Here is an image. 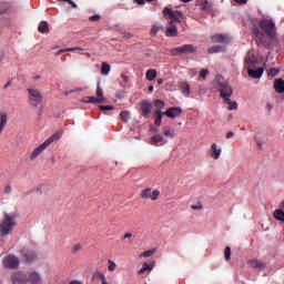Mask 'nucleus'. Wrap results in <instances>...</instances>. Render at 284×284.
I'll use <instances>...</instances> for the list:
<instances>
[{
  "label": "nucleus",
  "mask_w": 284,
  "mask_h": 284,
  "mask_svg": "<svg viewBox=\"0 0 284 284\" xmlns=\"http://www.w3.org/2000/svg\"><path fill=\"white\" fill-rule=\"evenodd\" d=\"M164 17H169L171 21L169 22V27L166 28L165 36L166 37H176L179 34V29H176V23H181L180 17H183V12L174 11L170 8H165L163 10Z\"/></svg>",
  "instance_id": "nucleus-1"
},
{
  "label": "nucleus",
  "mask_w": 284,
  "mask_h": 284,
  "mask_svg": "<svg viewBox=\"0 0 284 284\" xmlns=\"http://www.w3.org/2000/svg\"><path fill=\"white\" fill-rule=\"evenodd\" d=\"M213 88L220 92L221 99L223 101H230L232 99V95L234 94V89L230 85V82L225 81L223 79V75H216L213 81Z\"/></svg>",
  "instance_id": "nucleus-2"
},
{
  "label": "nucleus",
  "mask_w": 284,
  "mask_h": 284,
  "mask_svg": "<svg viewBox=\"0 0 284 284\" xmlns=\"http://www.w3.org/2000/svg\"><path fill=\"white\" fill-rule=\"evenodd\" d=\"M16 225L14 215L4 213V219L0 222V236H8Z\"/></svg>",
  "instance_id": "nucleus-3"
},
{
  "label": "nucleus",
  "mask_w": 284,
  "mask_h": 284,
  "mask_svg": "<svg viewBox=\"0 0 284 284\" xmlns=\"http://www.w3.org/2000/svg\"><path fill=\"white\" fill-rule=\"evenodd\" d=\"M260 28L268 38H276V23L272 20L264 19L260 21Z\"/></svg>",
  "instance_id": "nucleus-4"
},
{
  "label": "nucleus",
  "mask_w": 284,
  "mask_h": 284,
  "mask_svg": "<svg viewBox=\"0 0 284 284\" xmlns=\"http://www.w3.org/2000/svg\"><path fill=\"white\" fill-rule=\"evenodd\" d=\"M29 94V103L33 108H39L41 101H43V95H41V91L37 89H28Z\"/></svg>",
  "instance_id": "nucleus-5"
},
{
  "label": "nucleus",
  "mask_w": 284,
  "mask_h": 284,
  "mask_svg": "<svg viewBox=\"0 0 284 284\" xmlns=\"http://www.w3.org/2000/svg\"><path fill=\"white\" fill-rule=\"evenodd\" d=\"M196 52V47L193 44H183L182 47H176L171 50V54L176 57V54H194Z\"/></svg>",
  "instance_id": "nucleus-6"
},
{
  "label": "nucleus",
  "mask_w": 284,
  "mask_h": 284,
  "mask_svg": "<svg viewBox=\"0 0 284 284\" xmlns=\"http://www.w3.org/2000/svg\"><path fill=\"white\" fill-rule=\"evenodd\" d=\"M159 196H161V191L159 190H153L151 187H146L141 191L140 193V199L148 200L150 201H159Z\"/></svg>",
  "instance_id": "nucleus-7"
},
{
  "label": "nucleus",
  "mask_w": 284,
  "mask_h": 284,
  "mask_svg": "<svg viewBox=\"0 0 284 284\" xmlns=\"http://www.w3.org/2000/svg\"><path fill=\"white\" fill-rule=\"evenodd\" d=\"M19 257L14 255H8L2 260V265L7 270H18L19 268Z\"/></svg>",
  "instance_id": "nucleus-8"
},
{
  "label": "nucleus",
  "mask_w": 284,
  "mask_h": 284,
  "mask_svg": "<svg viewBox=\"0 0 284 284\" xmlns=\"http://www.w3.org/2000/svg\"><path fill=\"white\" fill-rule=\"evenodd\" d=\"M164 116H168L169 119H176L183 114V109L180 106H172L165 112H163Z\"/></svg>",
  "instance_id": "nucleus-9"
},
{
  "label": "nucleus",
  "mask_w": 284,
  "mask_h": 284,
  "mask_svg": "<svg viewBox=\"0 0 284 284\" xmlns=\"http://www.w3.org/2000/svg\"><path fill=\"white\" fill-rule=\"evenodd\" d=\"M11 281L13 284H28V275L23 272H17L12 275Z\"/></svg>",
  "instance_id": "nucleus-10"
},
{
  "label": "nucleus",
  "mask_w": 284,
  "mask_h": 284,
  "mask_svg": "<svg viewBox=\"0 0 284 284\" xmlns=\"http://www.w3.org/2000/svg\"><path fill=\"white\" fill-rule=\"evenodd\" d=\"M150 143L155 145V148H161L168 143V140L161 134H155L150 139Z\"/></svg>",
  "instance_id": "nucleus-11"
},
{
  "label": "nucleus",
  "mask_w": 284,
  "mask_h": 284,
  "mask_svg": "<svg viewBox=\"0 0 284 284\" xmlns=\"http://www.w3.org/2000/svg\"><path fill=\"white\" fill-rule=\"evenodd\" d=\"M21 254L26 263H32V261L37 260V253L32 250L23 248Z\"/></svg>",
  "instance_id": "nucleus-12"
},
{
  "label": "nucleus",
  "mask_w": 284,
  "mask_h": 284,
  "mask_svg": "<svg viewBox=\"0 0 284 284\" xmlns=\"http://www.w3.org/2000/svg\"><path fill=\"white\" fill-rule=\"evenodd\" d=\"M49 142H43L42 144H40L38 148H36L33 150V152L30 155L31 161H34V159H37V156H39L41 154V152H43L44 150H47L49 148L48 145Z\"/></svg>",
  "instance_id": "nucleus-13"
},
{
  "label": "nucleus",
  "mask_w": 284,
  "mask_h": 284,
  "mask_svg": "<svg viewBox=\"0 0 284 284\" xmlns=\"http://www.w3.org/2000/svg\"><path fill=\"white\" fill-rule=\"evenodd\" d=\"M212 43H230V36L227 34H214L211 37Z\"/></svg>",
  "instance_id": "nucleus-14"
},
{
  "label": "nucleus",
  "mask_w": 284,
  "mask_h": 284,
  "mask_svg": "<svg viewBox=\"0 0 284 284\" xmlns=\"http://www.w3.org/2000/svg\"><path fill=\"white\" fill-rule=\"evenodd\" d=\"M28 283L42 284L43 280L41 278V274H39L38 272H32L28 277Z\"/></svg>",
  "instance_id": "nucleus-15"
},
{
  "label": "nucleus",
  "mask_w": 284,
  "mask_h": 284,
  "mask_svg": "<svg viewBox=\"0 0 284 284\" xmlns=\"http://www.w3.org/2000/svg\"><path fill=\"white\" fill-rule=\"evenodd\" d=\"M143 116H148V114H152V103L148 101H142L140 104Z\"/></svg>",
  "instance_id": "nucleus-16"
},
{
  "label": "nucleus",
  "mask_w": 284,
  "mask_h": 284,
  "mask_svg": "<svg viewBox=\"0 0 284 284\" xmlns=\"http://www.w3.org/2000/svg\"><path fill=\"white\" fill-rule=\"evenodd\" d=\"M245 63H246V68L247 70L252 69V68H256V57H254V54L248 53L247 57L245 58Z\"/></svg>",
  "instance_id": "nucleus-17"
},
{
  "label": "nucleus",
  "mask_w": 284,
  "mask_h": 284,
  "mask_svg": "<svg viewBox=\"0 0 284 284\" xmlns=\"http://www.w3.org/2000/svg\"><path fill=\"white\" fill-rule=\"evenodd\" d=\"M247 264L250 265V267H253L255 270H265V267H267L265 263L258 260H250Z\"/></svg>",
  "instance_id": "nucleus-18"
},
{
  "label": "nucleus",
  "mask_w": 284,
  "mask_h": 284,
  "mask_svg": "<svg viewBox=\"0 0 284 284\" xmlns=\"http://www.w3.org/2000/svg\"><path fill=\"white\" fill-rule=\"evenodd\" d=\"M248 70V77L251 79H261L263 77V72H265V69L258 68L257 70L247 69Z\"/></svg>",
  "instance_id": "nucleus-19"
},
{
  "label": "nucleus",
  "mask_w": 284,
  "mask_h": 284,
  "mask_svg": "<svg viewBox=\"0 0 284 284\" xmlns=\"http://www.w3.org/2000/svg\"><path fill=\"white\" fill-rule=\"evenodd\" d=\"M211 151H212V159H214L215 161H219V159H221V149H219V145H216V143H213L211 145Z\"/></svg>",
  "instance_id": "nucleus-20"
},
{
  "label": "nucleus",
  "mask_w": 284,
  "mask_h": 284,
  "mask_svg": "<svg viewBox=\"0 0 284 284\" xmlns=\"http://www.w3.org/2000/svg\"><path fill=\"white\" fill-rule=\"evenodd\" d=\"M6 125H8V113L0 112V134L6 129Z\"/></svg>",
  "instance_id": "nucleus-21"
},
{
  "label": "nucleus",
  "mask_w": 284,
  "mask_h": 284,
  "mask_svg": "<svg viewBox=\"0 0 284 284\" xmlns=\"http://www.w3.org/2000/svg\"><path fill=\"white\" fill-rule=\"evenodd\" d=\"M274 88H275V92H277L278 94H283L284 93V80L283 79L275 80Z\"/></svg>",
  "instance_id": "nucleus-22"
},
{
  "label": "nucleus",
  "mask_w": 284,
  "mask_h": 284,
  "mask_svg": "<svg viewBox=\"0 0 284 284\" xmlns=\"http://www.w3.org/2000/svg\"><path fill=\"white\" fill-rule=\"evenodd\" d=\"M105 101V98H94V97H84L82 98V103H103Z\"/></svg>",
  "instance_id": "nucleus-23"
},
{
  "label": "nucleus",
  "mask_w": 284,
  "mask_h": 284,
  "mask_svg": "<svg viewBox=\"0 0 284 284\" xmlns=\"http://www.w3.org/2000/svg\"><path fill=\"white\" fill-rule=\"evenodd\" d=\"M62 135H63L62 132H57L53 135H51L49 139H47L44 142L48 143V145L50 146L51 143H54V141H59V139H61Z\"/></svg>",
  "instance_id": "nucleus-24"
},
{
  "label": "nucleus",
  "mask_w": 284,
  "mask_h": 284,
  "mask_svg": "<svg viewBox=\"0 0 284 284\" xmlns=\"http://www.w3.org/2000/svg\"><path fill=\"white\" fill-rule=\"evenodd\" d=\"M207 52H209V54H216L219 52H225V47L214 45V47L209 48Z\"/></svg>",
  "instance_id": "nucleus-25"
},
{
  "label": "nucleus",
  "mask_w": 284,
  "mask_h": 284,
  "mask_svg": "<svg viewBox=\"0 0 284 284\" xmlns=\"http://www.w3.org/2000/svg\"><path fill=\"white\" fill-rule=\"evenodd\" d=\"M9 10H10V2H6V1L0 2V17L1 14H7Z\"/></svg>",
  "instance_id": "nucleus-26"
},
{
  "label": "nucleus",
  "mask_w": 284,
  "mask_h": 284,
  "mask_svg": "<svg viewBox=\"0 0 284 284\" xmlns=\"http://www.w3.org/2000/svg\"><path fill=\"white\" fill-rule=\"evenodd\" d=\"M274 219H276V221H281V223H284V212L281 209L275 210L274 214H273Z\"/></svg>",
  "instance_id": "nucleus-27"
},
{
  "label": "nucleus",
  "mask_w": 284,
  "mask_h": 284,
  "mask_svg": "<svg viewBox=\"0 0 284 284\" xmlns=\"http://www.w3.org/2000/svg\"><path fill=\"white\" fill-rule=\"evenodd\" d=\"M77 51H83L82 48H79V47H75V48H67V49H62V50H59L57 55L59 57L60 54H63V52H77Z\"/></svg>",
  "instance_id": "nucleus-28"
},
{
  "label": "nucleus",
  "mask_w": 284,
  "mask_h": 284,
  "mask_svg": "<svg viewBox=\"0 0 284 284\" xmlns=\"http://www.w3.org/2000/svg\"><path fill=\"white\" fill-rule=\"evenodd\" d=\"M224 103H227V110H239V103H236V101H232L231 98H229V101H224Z\"/></svg>",
  "instance_id": "nucleus-29"
},
{
  "label": "nucleus",
  "mask_w": 284,
  "mask_h": 284,
  "mask_svg": "<svg viewBox=\"0 0 284 284\" xmlns=\"http://www.w3.org/2000/svg\"><path fill=\"white\" fill-rule=\"evenodd\" d=\"M162 130H163L164 136H168L169 139H174V129L164 126Z\"/></svg>",
  "instance_id": "nucleus-30"
},
{
  "label": "nucleus",
  "mask_w": 284,
  "mask_h": 284,
  "mask_svg": "<svg viewBox=\"0 0 284 284\" xmlns=\"http://www.w3.org/2000/svg\"><path fill=\"white\" fill-rule=\"evenodd\" d=\"M154 108H155V112H161V110L165 108V102H163V100H155Z\"/></svg>",
  "instance_id": "nucleus-31"
},
{
  "label": "nucleus",
  "mask_w": 284,
  "mask_h": 284,
  "mask_svg": "<svg viewBox=\"0 0 284 284\" xmlns=\"http://www.w3.org/2000/svg\"><path fill=\"white\" fill-rule=\"evenodd\" d=\"M148 81H154L156 79V70L150 69L146 71Z\"/></svg>",
  "instance_id": "nucleus-32"
},
{
  "label": "nucleus",
  "mask_w": 284,
  "mask_h": 284,
  "mask_svg": "<svg viewBox=\"0 0 284 284\" xmlns=\"http://www.w3.org/2000/svg\"><path fill=\"white\" fill-rule=\"evenodd\" d=\"M101 74H103L104 77H108V74H110V64H108V62L102 63Z\"/></svg>",
  "instance_id": "nucleus-33"
},
{
  "label": "nucleus",
  "mask_w": 284,
  "mask_h": 284,
  "mask_svg": "<svg viewBox=\"0 0 284 284\" xmlns=\"http://www.w3.org/2000/svg\"><path fill=\"white\" fill-rule=\"evenodd\" d=\"M203 12H212V3L205 0L201 6Z\"/></svg>",
  "instance_id": "nucleus-34"
},
{
  "label": "nucleus",
  "mask_w": 284,
  "mask_h": 284,
  "mask_svg": "<svg viewBox=\"0 0 284 284\" xmlns=\"http://www.w3.org/2000/svg\"><path fill=\"white\" fill-rule=\"evenodd\" d=\"M120 118H121V121H124V123H128V121H130V119H131L130 112L129 111H122L120 113Z\"/></svg>",
  "instance_id": "nucleus-35"
},
{
  "label": "nucleus",
  "mask_w": 284,
  "mask_h": 284,
  "mask_svg": "<svg viewBox=\"0 0 284 284\" xmlns=\"http://www.w3.org/2000/svg\"><path fill=\"white\" fill-rule=\"evenodd\" d=\"M181 90L183 94H185L186 97H190V84H187V82H183L181 84Z\"/></svg>",
  "instance_id": "nucleus-36"
},
{
  "label": "nucleus",
  "mask_w": 284,
  "mask_h": 284,
  "mask_svg": "<svg viewBox=\"0 0 284 284\" xmlns=\"http://www.w3.org/2000/svg\"><path fill=\"white\" fill-rule=\"evenodd\" d=\"M155 115H156L155 125L159 126V125H161L162 119H163V116H165V114H163V112L155 111Z\"/></svg>",
  "instance_id": "nucleus-37"
},
{
  "label": "nucleus",
  "mask_w": 284,
  "mask_h": 284,
  "mask_svg": "<svg viewBox=\"0 0 284 284\" xmlns=\"http://www.w3.org/2000/svg\"><path fill=\"white\" fill-rule=\"evenodd\" d=\"M145 272H152V266L150 264L144 263L142 268L139 271V274H145Z\"/></svg>",
  "instance_id": "nucleus-38"
},
{
  "label": "nucleus",
  "mask_w": 284,
  "mask_h": 284,
  "mask_svg": "<svg viewBox=\"0 0 284 284\" xmlns=\"http://www.w3.org/2000/svg\"><path fill=\"white\" fill-rule=\"evenodd\" d=\"M224 258L225 261H230L232 258V248L226 246L224 250Z\"/></svg>",
  "instance_id": "nucleus-39"
},
{
  "label": "nucleus",
  "mask_w": 284,
  "mask_h": 284,
  "mask_svg": "<svg viewBox=\"0 0 284 284\" xmlns=\"http://www.w3.org/2000/svg\"><path fill=\"white\" fill-rule=\"evenodd\" d=\"M48 22H41L38 27V31L41 32V34H43V32H48Z\"/></svg>",
  "instance_id": "nucleus-40"
},
{
  "label": "nucleus",
  "mask_w": 284,
  "mask_h": 284,
  "mask_svg": "<svg viewBox=\"0 0 284 284\" xmlns=\"http://www.w3.org/2000/svg\"><path fill=\"white\" fill-rule=\"evenodd\" d=\"M155 253H156V250L153 248V250H149V251L141 253L140 256H143L144 258H149L150 256H153Z\"/></svg>",
  "instance_id": "nucleus-41"
},
{
  "label": "nucleus",
  "mask_w": 284,
  "mask_h": 284,
  "mask_svg": "<svg viewBox=\"0 0 284 284\" xmlns=\"http://www.w3.org/2000/svg\"><path fill=\"white\" fill-rule=\"evenodd\" d=\"M159 30H163V28L159 24L153 26L151 29V36L156 37V33L159 32Z\"/></svg>",
  "instance_id": "nucleus-42"
},
{
  "label": "nucleus",
  "mask_w": 284,
  "mask_h": 284,
  "mask_svg": "<svg viewBox=\"0 0 284 284\" xmlns=\"http://www.w3.org/2000/svg\"><path fill=\"white\" fill-rule=\"evenodd\" d=\"M108 270L109 272H114V270H116V263H114L112 260H109Z\"/></svg>",
  "instance_id": "nucleus-43"
},
{
  "label": "nucleus",
  "mask_w": 284,
  "mask_h": 284,
  "mask_svg": "<svg viewBox=\"0 0 284 284\" xmlns=\"http://www.w3.org/2000/svg\"><path fill=\"white\" fill-rule=\"evenodd\" d=\"M97 97H98V99H103V89H101V85H99V84L97 88Z\"/></svg>",
  "instance_id": "nucleus-44"
},
{
  "label": "nucleus",
  "mask_w": 284,
  "mask_h": 284,
  "mask_svg": "<svg viewBox=\"0 0 284 284\" xmlns=\"http://www.w3.org/2000/svg\"><path fill=\"white\" fill-rule=\"evenodd\" d=\"M99 108L102 110V112L114 110V106L112 105H100Z\"/></svg>",
  "instance_id": "nucleus-45"
},
{
  "label": "nucleus",
  "mask_w": 284,
  "mask_h": 284,
  "mask_svg": "<svg viewBox=\"0 0 284 284\" xmlns=\"http://www.w3.org/2000/svg\"><path fill=\"white\" fill-rule=\"evenodd\" d=\"M268 74L270 77H276L278 74V69H270Z\"/></svg>",
  "instance_id": "nucleus-46"
},
{
  "label": "nucleus",
  "mask_w": 284,
  "mask_h": 284,
  "mask_svg": "<svg viewBox=\"0 0 284 284\" xmlns=\"http://www.w3.org/2000/svg\"><path fill=\"white\" fill-rule=\"evenodd\" d=\"M81 244H77L75 246H73L72 248V254H77V252H81Z\"/></svg>",
  "instance_id": "nucleus-47"
},
{
  "label": "nucleus",
  "mask_w": 284,
  "mask_h": 284,
  "mask_svg": "<svg viewBox=\"0 0 284 284\" xmlns=\"http://www.w3.org/2000/svg\"><path fill=\"white\" fill-rule=\"evenodd\" d=\"M89 21H101V16H99V14L91 16V17L89 18Z\"/></svg>",
  "instance_id": "nucleus-48"
},
{
  "label": "nucleus",
  "mask_w": 284,
  "mask_h": 284,
  "mask_svg": "<svg viewBox=\"0 0 284 284\" xmlns=\"http://www.w3.org/2000/svg\"><path fill=\"white\" fill-rule=\"evenodd\" d=\"M207 74H210V71H207V69H203V70L200 72V77H202V79H205V77H207Z\"/></svg>",
  "instance_id": "nucleus-49"
},
{
  "label": "nucleus",
  "mask_w": 284,
  "mask_h": 284,
  "mask_svg": "<svg viewBox=\"0 0 284 284\" xmlns=\"http://www.w3.org/2000/svg\"><path fill=\"white\" fill-rule=\"evenodd\" d=\"M99 278L101 281L102 284H108V278H105V275L104 274H100L99 275Z\"/></svg>",
  "instance_id": "nucleus-50"
},
{
  "label": "nucleus",
  "mask_w": 284,
  "mask_h": 284,
  "mask_svg": "<svg viewBox=\"0 0 284 284\" xmlns=\"http://www.w3.org/2000/svg\"><path fill=\"white\" fill-rule=\"evenodd\" d=\"M63 1L64 3H69V6H72V8H77V3H74L72 0H59Z\"/></svg>",
  "instance_id": "nucleus-51"
},
{
  "label": "nucleus",
  "mask_w": 284,
  "mask_h": 284,
  "mask_svg": "<svg viewBox=\"0 0 284 284\" xmlns=\"http://www.w3.org/2000/svg\"><path fill=\"white\" fill-rule=\"evenodd\" d=\"M12 192V186L8 185L4 187V194H10Z\"/></svg>",
  "instance_id": "nucleus-52"
},
{
  "label": "nucleus",
  "mask_w": 284,
  "mask_h": 284,
  "mask_svg": "<svg viewBox=\"0 0 284 284\" xmlns=\"http://www.w3.org/2000/svg\"><path fill=\"white\" fill-rule=\"evenodd\" d=\"M235 3H239V6H245L247 3V0H234Z\"/></svg>",
  "instance_id": "nucleus-53"
},
{
  "label": "nucleus",
  "mask_w": 284,
  "mask_h": 284,
  "mask_svg": "<svg viewBox=\"0 0 284 284\" xmlns=\"http://www.w3.org/2000/svg\"><path fill=\"white\" fill-rule=\"evenodd\" d=\"M124 239H132V233H125V234L122 236V241H124Z\"/></svg>",
  "instance_id": "nucleus-54"
},
{
  "label": "nucleus",
  "mask_w": 284,
  "mask_h": 284,
  "mask_svg": "<svg viewBox=\"0 0 284 284\" xmlns=\"http://www.w3.org/2000/svg\"><path fill=\"white\" fill-rule=\"evenodd\" d=\"M134 36L130 32L124 33V39H132Z\"/></svg>",
  "instance_id": "nucleus-55"
},
{
  "label": "nucleus",
  "mask_w": 284,
  "mask_h": 284,
  "mask_svg": "<svg viewBox=\"0 0 284 284\" xmlns=\"http://www.w3.org/2000/svg\"><path fill=\"white\" fill-rule=\"evenodd\" d=\"M234 136V132L230 131L226 133V139H232Z\"/></svg>",
  "instance_id": "nucleus-56"
},
{
  "label": "nucleus",
  "mask_w": 284,
  "mask_h": 284,
  "mask_svg": "<svg viewBox=\"0 0 284 284\" xmlns=\"http://www.w3.org/2000/svg\"><path fill=\"white\" fill-rule=\"evenodd\" d=\"M192 210H203L202 205H192Z\"/></svg>",
  "instance_id": "nucleus-57"
},
{
  "label": "nucleus",
  "mask_w": 284,
  "mask_h": 284,
  "mask_svg": "<svg viewBox=\"0 0 284 284\" xmlns=\"http://www.w3.org/2000/svg\"><path fill=\"white\" fill-rule=\"evenodd\" d=\"M121 79L124 81V83H128L129 78L125 74H121Z\"/></svg>",
  "instance_id": "nucleus-58"
},
{
  "label": "nucleus",
  "mask_w": 284,
  "mask_h": 284,
  "mask_svg": "<svg viewBox=\"0 0 284 284\" xmlns=\"http://www.w3.org/2000/svg\"><path fill=\"white\" fill-rule=\"evenodd\" d=\"M256 145L261 150V148H263V142L261 140H256Z\"/></svg>",
  "instance_id": "nucleus-59"
},
{
  "label": "nucleus",
  "mask_w": 284,
  "mask_h": 284,
  "mask_svg": "<svg viewBox=\"0 0 284 284\" xmlns=\"http://www.w3.org/2000/svg\"><path fill=\"white\" fill-rule=\"evenodd\" d=\"M149 92H154V87L153 85L149 87Z\"/></svg>",
  "instance_id": "nucleus-60"
},
{
  "label": "nucleus",
  "mask_w": 284,
  "mask_h": 284,
  "mask_svg": "<svg viewBox=\"0 0 284 284\" xmlns=\"http://www.w3.org/2000/svg\"><path fill=\"white\" fill-rule=\"evenodd\" d=\"M162 83H163V79H159V80H158V84H159V85H162Z\"/></svg>",
  "instance_id": "nucleus-61"
},
{
  "label": "nucleus",
  "mask_w": 284,
  "mask_h": 284,
  "mask_svg": "<svg viewBox=\"0 0 284 284\" xmlns=\"http://www.w3.org/2000/svg\"><path fill=\"white\" fill-rule=\"evenodd\" d=\"M280 207L284 210V201L280 203Z\"/></svg>",
  "instance_id": "nucleus-62"
},
{
  "label": "nucleus",
  "mask_w": 284,
  "mask_h": 284,
  "mask_svg": "<svg viewBox=\"0 0 284 284\" xmlns=\"http://www.w3.org/2000/svg\"><path fill=\"white\" fill-rule=\"evenodd\" d=\"M70 284H81V282L73 281Z\"/></svg>",
  "instance_id": "nucleus-63"
},
{
  "label": "nucleus",
  "mask_w": 284,
  "mask_h": 284,
  "mask_svg": "<svg viewBox=\"0 0 284 284\" xmlns=\"http://www.w3.org/2000/svg\"><path fill=\"white\" fill-rule=\"evenodd\" d=\"M84 57H88L90 59L91 54L90 53H84Z\"/></svg>",
  "instance_id": "nucleus-64"
}]
</instances>
